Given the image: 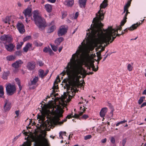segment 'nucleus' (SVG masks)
<instances>
[{
	"label": "nucleus",
	"mask_w": 146,
	"mask_h": 146,
	"mask_svg": "<svg viewBox=\"0 0 146 146\" xmlns=\"http://www.w3.org/2000/svg\"><path fill=\"white\" fill-rule=\"evenodd\" d=\"M49 48L50 47H48V48H47L46 47H44L43 50V51L45 52H48V50H49Z\"/></svg>",
	"instance_id": "obj_51"
},
{
	"label": "nucleus",
	"mask_w": 146,
	"mask_h": 146,
	"mask_svg": "<svg viewBox=\"0 0 146 146\" xmlns=\"http://www.w3.org/2000/svg\"><path fill=\"white\" fill-rule=\"evenodd\" d=\"M92 136L90 135H88L84 137V139L85 140H87L90 139L92 138Z\"/></svg>",
	"instance_id": "obj_46"
},
{
	"label": "nucleus",
	"mask_w": 146,
	"mask_h": 146,
	"mask_svg": "<svg viewBox=\"0 0 146 146\" xmlns=\"http://www.w3.org/2000/svg\"><path fill=\"white\" fill-rule=\"evenodd\" d=\"M23 63V62L21 60L19 59L16 61L15 62L13 63L12 64V66L13 67L17 68H19Z\"/></svg>",
	"instance_id": "obj_16"
},
{
	"label": "nucleus",
	"mask_w": 146,
	"mask_h": 146,
	"mask_svg": "<svg viewBox=\"0 0 146 146\" xmlns=\"http://www.w3.org/2000/svg\"><path fill=\"white\" fill-rule=\"evenodd\" d=\"M42 115L39 116L40 119L42 120V122L44 120V116L42 114Z\"/></svg>",
	"instance_id": "obj_52"
},
{
	"label": "nucleus",
	"mask_w": 146,
	"mask_h": 146,
	"mask_svg": "<svg viewBox=\"0 0 146 146\" xmlns=\"http://www.w3.org/2000/svg\"><path fill=\"white\" fill-rule=\"evenodd\" d=\"M38 80V77H35L32 80H31V84L35 85L36 84Z\"/></svg>",
	"instance_id": "obj_30"
},
{
	"label": "nucleus",
	"mask_w": 146,
	"mask_h": 146,
	"mask_svg": "<svg viewBox=\"0 0 146 146\" xmlns=\"http://www.w3.org/2000/svg\"><path fill=\"white\" fill-rule=\"evenodd\" d=\"M20 136V134L19 135L15 137L14 138V141H15Z\"/></svg>",
	"instance_id": "obj_60"
},
{
	"label": "nucleus",
	"mask_w": 146,
	"mask_h": 146,
	"mask_svg": "<svg viewBox=\"0 0 146 146\" xmlns=\"http://www.w3.org/2000/svg\"><path fill=\"white\" fill-rule=\"evenodd\" d=\"M31 8L30 7H28L23 12V13L24 14L25 17L26 18V21L27 23L28 21V18H29L31 16Z\"/></svg>",
	"instance_id": "obj_11"
},
{
	"label": "nucleus",
	"mask_w": 146,
	"mask_h": 146,
	"mask_svg": "<svg viewBox=\"0 0 146 146\" xmlns=\"http://www.w3.org/2000/svg\"><path fill=\"white\" fill-rule=\"evenodd\" d=\"M146 106V102H143L141 106V108H142L143 107Z\"/></svg>",
	"instance_id": "obj_61"
},
{
	"label": "nucleus",
	"mask_w": 146,
	"mask_h": 146,
	"mask_svg": "<svg viewBox=\"0 0 146 146\" xmlns=\"http://www.w3.org/2000/svg\"><path fill=\"white\" fill-rule=\"evenodd\" d=\"M19 110H16L15 111V113L16 114V116L15 117H18L19 116Z\"/></svg>",
	"instance_id": "obj_56"
},
{
	"label": "nucleus",
	"mask_w": 146,
	"mask_h": 146,
	"mask_svg": "<svg viewBox=\"0 0 146 146\" xmlns=\"http://www.w3.org/2000/svg\"><path fill=\"white\" fill-rule=\"evenodd\" d=\"M32 44L28 43L26 44L25 46L23 48V50L25 52H27L28 51L29 48L31 47Z\"/></svg>",
	"instance_id": "obj_25"
},
{
	"label": "nucleus",
	"mask_w": 146,
	"mask_h": 146,
	"mask_svg": "<svg viewBox=\"0 0 146 146\" xmlns=\"http://www.w3.org/2000/svg\"><path fill=\"white\" fill-rule=\"evenodd\" d=\"M77 90L76 89H74L72 87L69 88V89H68L67 92L68 95V96H64L60 98H58V97L56 98V96L58 95V94H55V92L53 93V94L51 96V94H50V96L52 97L53 96H54V98H54L59 101V104L56 105L55 104H52L51 102H50V104H48L46 105V107L48 108H49L50 111H53L55 109V107L58 106H60L61 107H62L60 105V103L62 102V100L63 102H66L67 104V102H69L71 99L72 98V97L74 96L75 93L76 92ZM67 104H66V105Z\"/></svg>",
	"instance_id": "obj_3"
},
{
	"label": "nucleus",
	"mask_w": 146,
	"mask_h": 146,
	"mask_svg": "<svg viewBox=\"0 0 146 146\" xmlns=\"http://www.w3.org/2000/svg\"><path fill=\"white\" fill-rule=\"evenodd\" d=\"M50 45L51 46V47L52 48V50L54 51H56L57 50L58 48V46H55L54 45H52V44H50Z\"/></svg>",
	"instance_id": "obj_41"
},
{
	"label": "nucleus",
	"mask_w": 146,
	"mask_h": 146,
	"mask_svg": "<svg viewBox=\"0 0 146 146\" xmlns=\"http://www.w3.org/2000/svg\"><path fill=\"white\" fill-rule=\"evenodd\" d=\"M35 63L34 61H31L28 62L27 65V68L29 70H33L35 68Z\"/></svg>",
	"instance_id": "obj_14"
},
{
	"label": "nucleus",
	"mask_w": 146,
	"mask_h": 146,
	"mask_svg": "<svg viewBox=\"0 0 146 146\" xmlns=\"http://www.w3.org/2000/svg\"><path fill=\"white\" fill-rule=\"evenodd\" d=\"M6 89L7 94L9 95H12L16 92L15 85L10 83L6 84Z\"/></svg>",
	"instance_id": "obj_8"
},
{
	"label": "nucleus",
	"mask_w": 146,
	"mask_h": 146,
	"mask_svg": "<svg viewBox=\"0 0 146 146\" xmlns=\"http://www.w3.org/2000/svg\"><path fill=\"white\" fill-rule=\"evenodd\" d=\"M15 58V56L13 55L8 56L6 57V59L8 61H12L14 60Z\"/></svg>",
	"instance_id": "obj_31"
},
{
	"label": "nucleus",
	"mask_w": 146,
	"mask_h": 146,
	"mask_svg": "<svg viewBox=\"0 0 146 146\" xmlns=\"http://www.w3.org/2000/svg\"><path fill=\"white\" fill-rule=\"evenodd\" d=\"M126 139H124L122 141V145L123 146H124L125 145L126 142Z\"/></svg>",
	"instance_id": "obj_57"
},
{
	"label": "nucleus",
	"mask_w": 146,
	"mask_h": 146,
	"mask_svg": "<svg viewBox=\"0 0 146 146\" xmlns=\"http://www.w3.org/2000/svg\"><path fill=\"white\" fill-rule=\"evenodd\" d=\"M88 117V116L87 115H84L82 117V118L84 119H86Z\"/></svg>",
	"instance_id": "obj_55"
},
{
	"label": "nucleus",
	"mask_w": 146,
	"mask_h": 146,
	"mask_svg": "<svg viewBox=\"0 0 146 146\" xmlns=\"http://www.w3.org/2000/svg\"><path fill=\"white\" fill-rule=\"evenodd\" d=\"M5 47L7 51L11 52L13 51L14 46L12 44H9L8 45H5Z\"/></svg>",
	"instance_id": "obj_21"
},
{
	"label": "nucleus",
	"mask_w": 146,
	"mask_h": 146,
	"mask_svg": "<svg viewBox=\"0 0 146 146\" xmlns=\"http://www.w3.org/2000/svg\"><path fill=\"white\" fill-rule=\"evenodd\" d=\"M62 133H64L66 134V132L65 131H60L59 133V138L60 139H63V136L62 135Z\"/></svg>",
	"instance_id": "obj_48"
},
{
	"label": "nucleus",
	"mask_w": 146,
	"mask_h": 146,
	"mask_svg": "<svg viewBox=\"0 0 146 146\" xmlns=\"http://www.w3.org/2000/svg\"><path fill=\"white\" fill-rule=\"evenodd\" d=\"M31 143L30 141H27L26 142H25L22 146H31Z\"/></svg>",
	"instance_id": "obj_42"
},
{
	"label": "nucleus",
	"mask_w": 146,
	"mask_h": 146,
	"mask_svg": "<svg viewBox=\"0 0 146 146\" xmlns=\"http://www.w3.org/2000/svg\"><path fill=\"white\" fill-rule=\"evenodd\" d=\"M107 141L106 138H105L101 140V142L102 143H104L106 142Z\"/></svg>",
	"instance_id": "obj_58"
},
{
	"label": "nucleus",
	"mask_w": 146,
	"mask_h": 146,
	"mask_svg": "<svg viewBox=\"0 0 146 146\" xmlns=\"http://www.w3.org/2000/svg\"><path fill=\"white\" fill-rule=\"evenodd\" d=\"M79 15V13L78 12H77L76 13L74 16V19H76L78 17Z\"/></svg>",
	"instance_id": "obj_53"
},
{
	"label": "nucleus",
	"mask_w": 146,
	"mask_h": 146,
	"mask_svg": "<svg viewBox=\"0 0 146 146\" xmlns=\"http://www.w3.org/2000/svg\"><path fill=\"white\" fill-rule=\"evenodd\" d=\"M84 50L83 49L77 50L76 53L72 55L70 62L62 73L63 75L66 74L70 80L73 83L79 80L80 76L78 75L82 74L84 64L89 70L92 68L95 72L98 69V66L96 68H95L94 60L89 59L88 55L84 53Z\"/></svg>",
	"instance_id": "obj_2"
},
{
	"label": "nucleus",
	"mask_w": 146,
	"mask_h": 146,
	"mask_svg": "<svg viewBox=\"0 0 146 146\" xmlns=\"http://www.w3.org/2000/svg\"><path fill=\"white\" fill-rule=\"evenodd\" d=\"M60 105L62 107L60 106L55 107V109L53 111H50V113L53 114L54 116L51 119V121L55 124H61L67 121L66 117L62 121H59V118L62 116V113L64 112L63 109L66 106V102L62 101Z\"/></svg>",
	"instance_id": "obj_4"
},
{
	"label": "nucleus",
	"mask_w": 146,
	"mask_h": 146,
	"mask_svg": "<svg viewBox=\"0 0 146 146\" xmlns=\"http://www.w3.org/2000/svg\"><path fill=\"white\" fill-rule=\"evenodd\" d=\"M17 27L20 33L23 34L25 32L24 26L22 23L19 22L17 24Z\"/></svg>",
	"instance_id": "obj_13"
},
{
	"label": "nucleus",
	"mask_w": 146,
	"mask_h": 146,
	"mask_svg": "<svg viewBox=\"0 0 146 146\" xmlns=\"http://www.w3.org/2000/svg\"><path fill=\"white\" fill-rule=\"evenodd\" d=\"M133 64V63H132V65H131L130 64H128L127 68L129 71H131L132 70L133 68L132 66Z\"/></svg>",
	"instance_id": "obj_38"
},
{
	"label": "nucleus",
	"mask_w": 146,
	"mask_h": 146,
	"mask_svg": "<svg viewBox=\"0 0 146 146\" xmlns=\"http://www.w3.org/2000/svg\"><path fill=\"white\" fill-rule=\"evenodd\" d=\"M131 2L127 1L126 4L125 5L124 7V11L122 13V14L123 13H125L124 17L123 18V19L121 22V25H124L125 23L126 22V19H127V15L129 13L128 11V8L129 7L130 5Z\"/></svg>",
	"instance_id": "obj_7"
},
{
	"label": "nucleus",
	"mask_w": 146,
	"mask_h": 146,
	"mask_svg": "<svg viewBox=\"0 0 146 146\" xmlns=\"http://www.w3.org/2000/svg\"><path fill=\"white\" fill-rule=\"evenodd\" d=\"M110 141L113 144L115 142V138L113 137H111L110 139Z\"/></svg>",
	"instance_id": "obj_50"
},
{
	"label": "nucleus",
	"mask_w": 146,
	"mask_h": 146,
	"mask_svg": "<svg viewBox=\"0 0 146 146\" xmlns=\"http://www.w3.org/2000/svg\"><path fill=\"white\" fill-rule=\"evenodd\" d=\"M44 8L47 12L50 13L52 12V6L50 4H46L44 5Z\"/></svg>",
	"instance_id": "obj_22"
},
{
	"label": "nucleus",
	"mask_w": 146,
	"mask_h": 146,
	"mask_svg": "<svg viewBox=\"0 0 146 146\" xmlns=\"http://www.w3.org/2000/svg\"><path fill=\"white\" fill-rule=\"evenodd\" d=\"M62 15V18L63 19L66 17L67 15V13L66 11H63L61 12Z\"/></svg>",
	"instance_id": "obj_40"
},
{
	"label": "nucleus",
	"mask_w": 146,
	"mask_h": 146,
	"mask_svg": "<svg viewBox=\"0 0 146 146\" xmlns=\"http://www.w3.org/2000/svg\"><path fill=\"white\" fill-rule=\"evenodd\" d=\"M85 107H84V108H83L82 107H80V111L79 114H75L74 115V116L76 118L79 117L85 111Z\"/></svg>",
	"instance_id": "obj_23"
},
{
	"label": "nucleus",
	"mask_w": 146,
	"mask_h": 146,
	"mask_svg": "<svg viewBox=\"0 0 146 146\" xmlns=\"http://www.w3.org/2000/svg\"><path fill=\"white\" fill-rule=\"evenodd\" d=\"M110 108H111L112 109L111 110V111L110 112V113L112 114V115L113 114V111H114V109L113 108V106H111V105Z\"/></svg>",
	"instance_id": "obj_59"
},
{
	"label": "nucleus",
	"mask_w": 146,
	"mask_h": 146,
	"mask_svg": "<svg viewBox=\"0 0 146 146\" xmlns=\"http://www.w3.org/2000/svg\"><path fill=\"white\" fill-rule=\"evenodd\" d=\"M83 72L84 73V77L86 75H90V74H93V72H89L88 73H86V71L84 70V69L82 71V72ZM82 73L81 74H80V75H82ZM79 75V74L78 75Z\"/></svg>",
	"instance_id": "obj_37"
},
{
	"label": "nucleus",
	"mask_w": 146,
	"mask_h": 146,
	"mask_svg": "<svg viewBox=\"0 0 146 146\" xmlns=\"http://www.w3.org/2000/svg\"><path fill=\"white\" fill-rule=\"evenodd\" d=\"M140 24V23H137L136 24L133 25L130 27L126 28L123 30L124 32H127V29L130 31H132L136 29L137 27L139 26Z\"/></svg>",
	"instance_id": "obj_15"
},
{
	"label": "nucleus",
	"mask_w": 146,
	"mask_h": 146,
	"mask_svg": "<svg viewBox=\"0 0 146 146\" xmlns=\"http://www.w3.org/2000/svg\"><path fill=\"white\" fill-rule=\"evenodd\" d=\"M108 0H104L100 5V9L98 12V14H96V17L94 18L92 23H93V26L92 27H95V24L97 21L100 22L101 23L100 27H102V24L100 21V20H102L104 18V14L102 11H101V8H105L108 5Z\"/></svg>",
	"instance_id": "obj_5"
},
{
	"label": "nucleus",
	"mask_w": 146,
	"mask_h": 146,
	"mask_svg": "<svg viewBox=\"0 0 146 146\" xmlns=\"http://www.w3.org/2000/svg\"><path fill=\"white\" fill-rule=\"evenodd\" d=\"M108 109L106 107L103 108H102L100 112V117H104Z\"/></svg>",
	"instance_id": "obj_20"
},
{
	"label": "nucleus",
	"mask_w": 146,
	"mask_h": 146,
	"mask_svg": "<svg viewBox=\"0 0 146 146\" xmlns=\"http://www.w3.org/2000/svg\"><path fill=\"white\" fill-rule=\"evenodd\" d=\"M64 39L62 37H60L57 38L55 41V43L56 46H58L60 43L64 40Z\"/></svg>",
	"instance_id": "obj_27"
},
{
	"label": "nucleus",
	"mask_w": 146,
	"mask_h": 146,
	"mask_svg": "<svg viewBox=\"0 0 146 146\" xmlns=\"http://www.w3.org/2000/svg\"><path fill=\"white\" fill-rule=\"evenodd\" d=\"M31 36H26L25 37L23 38V41L24 42H25L29 39H30L31 38Z\"/></svg>",
	"instance_id": "obj_45"
},
{
	"label": "nucleus",
	"mask_w": 146,
	"mask_h": 146,
	"mask_svg": "<svg viewBox=\"0 0 146 146\" xmlns=\"http://www.w3.org/2000/svg\"><path fill=\"white\" fill-rule=\"evenodd\" d=\"M15 54L17 56H21L22 54V52L21 50L17 51L15 52Z\"/></svg>",
	"instance_id": "obj_43"
},
{
	"label": "nucleus",
	"mask_w": 146,
	"mask_h": 146,
	"mask_svg": "<svg viewBox=\"0 0 146 146\" xmlns=\"http://www.w3.org/2000/svg\"><path fill=\"white\" fill-rule=\"evenodd\" d=\"M95 27H92V24L90 29L87 32L86 43L84 40L80 45L78 49H83L84 53L87 54L94 49L95 46L100 44L102 47L101 52L104 50V48L110 44L111 40V35L115 32L111 28H109L105 30H103L100 27V23L97 21L95 24Z\"/></svg>",
	"instance_id": "obj_1"
},
{
	"label": "nucleus",
	"mask_w": 146,
	"mask_h": 146,
	"mask_svg": "<svg viewBox=\"0 0 146 146\" xmlns=\"http://www.w3.org/2000/svg\"><path fill=\"white\" fill-rule=\"evenodd\" d=\"M1 42L6 44L10 42L12 40L11 36L8 35H3L0 37Z\"/></svg>",
	"instance_id": "obj_10"
},
{
	"label": "nucleus",
	"mask_w": 146,
	"mask_h": 146,
	"mask_svg": "<svg viewBox=\"0 0 146 146\" xmlns=\"http://www.w3.org/2000/svg\"><path fill=\"white\" fill-rule=\"evenodd\" d=\"M87 0H79V3L80 7H84Z\"/></svg>",
	"instance_id": "obj_29"
},
{
	"label": "nucleus",
	"mask_w": 146,
	"mask_h": 146,
	"mask_svg": "<svg viewBox=\"0 0 146 146\" xmlns=\"http://www.w3.org/2000/svg\"><path fill=\"white\" fill-rule=\"evenodd\" d=\"M48 52H49L50 55H52L53 54V52L50 48H49V50H48Z\"/></svg>",
	"instance_id": "obj_54"
},
{
	"label": "nucleus",
	"mask_w": 146,
	"mask_h": 146,
	"mask_svg": "<svg viewBox=\"0 0 146 146\" xmlns=\"http://www.w3.org/2000/svg\"><path fill=\"white\" fill-rule=\"evenodd\" d=\"M33 17L36 25L40 30L43 29L45 27L44 19L38 15V11L37 10L34 11Z\"/></svg>",
	"instance_id": "obj_6"
},
{
	"label": "nucleus",
	"mask_w": 146,
	"mask_h": 146,
	"mask_svg": "<svg viewBox=\"0 0 146 146\" xmlns=\"http://www.w3.org/2000/svg\"><path fill=\"white\" fill-rule=\"evenodd\" d=\"M34 44L37 47H40L43 44L40 41H35L34 42Z\"/></svg>",
	"instance_id": "obj_35"
},
{
	"label": "nucleus",
	"mask_w": 146,
	"mask_h": 146,
	"mask_svg": "<svg viewBox=\"0 0 146 146\" xmlns=\"http://www.w3.org/2000/svg\"><path fill=\"white\" fill-rule=\"evenodd\" d=\"M11 108V103L8 100H6L4 106V108L5 111H8Z\"/></svg>",
	"instance_id": "obj_17"
},
{
	"label": "nucleus",
	"mask_w": 146,
	"mask_h": 146,
	"mask_svg": "<svg viewBox=\"0 0 146 146\" xmlns=\"http://www.w3.org/2000/svg\"><path fill=\"white\" fill-rule=\"evenodd\" d=\"M48 1L51 3H53L55 2L56 0H48Z\"/></svg>",
	"instance_id": "obj_62"
},
{
	"label": "nucleus",
	"mask_w": 146,
	"mask_h": 146,
	"mask_svg": "<svg viewBox=\"0 0 146 146\" xmlns=\"http://www.w3.org/2000/svg\"><path fill=\"white\" fill-rule=\"evenodd\" d=\"M9 74V72H4L3 73V76H2V78L4 80H6L7 79V77Z\"/></svg>",
	"instance_id": "obj_34"
},
{
	"label": "nucleus",
	"mask_w": 146,
	"mask_h": 146,
	"mask_svg": "<svg viewBox=\"0 0 146 146\" xmlns=\"http://www.w3.org/2000/svg\"><path fill=\"white\" fill-rule=\"evenodd\" d=\"M145 98V97H141L140 98L138 102V103L139 104H141L143 102V100Z\"/></svg>",
	"instance_id": "obj_44"
},
{
	"label": "nucleus",
	"mask_w": 146,
	"mask_h": 146,
	"mask_svg": "<svg viewBox=\"0 0 146 146\" xmlns=\"http://www.w3.org/2000/svg\"><path fill=\"white\" fill-rule=\"evenodd\" d=\"M97 54L98 55V59L97 60L100 61L102 57H101V54L100 52H97Z\"/></svg>",
	"instance_id": "obj_47"
},
{
	"label": "nucleus",
	"mask_w": 146,
	"mask_h": 146,
	"mask_svg": "<svg viewBox=\"0 0 146 146\" xmlns=\"http://www.w3.org/2000/svg\"><path fill=\"white\" fill-rule=\"evenodd\" d=\"M49 70H47L46 72L44 73V71L43 70L40 69L38 70V75L40 77L42 78H43L44 76H46Z\"/></svg>",
	"instance_id": "obj_19"
},
{
	"label": "nucleus",
	"mask_w": 146,
	"mask_h": 146,
	"mask_svg": "<svg viewBox=\"0 0 146 146\" xmlns=\"http://www.w3.org/2000/svg\"><path fill=\"white\" fill-rule=\"evenodd\" d=\"M123 26V25H122ZM122 25H121V23L120 24V25H119V26H118V28L117 29H113L111 27H109L107 29H108V28H111L113 30L115 31V32L113 33H112V34L111 35V37L112 36V40L110 42V43H111L115 39V38H116V36H119L120 35H121L122 34H123L125 33V32L123 31H122L121 32V34H117L116 36H115V34H116V33H117L118 32V30H121V29L122 28Z\"/></svg>",
	"instance_id": "obj_9"
},
{
	"label": "nucleus",
	"mask_w": 146,
	"mask_h": 146,
	"mask_svg": "<svg viewBox=\"0 0 146 146\" xmlns=\"http://www.w3.org/2000/svg\"><path fill=\"white\" fill-rule=\"evenodd\" d=\"M54 21H52L50 25H52L48 29V33H51L53 32L56 29V27L54 25Z\"/></svg>",
	"instance_id": "obj_18"
},
{
	"label": "nucleus",
	"mask_w": 146,
	"mask_h": 146,
	"mask_svg": "<svg viewBox=\"0 0 146 146\" xmlns=\"http://www.w3.org/2000/svg\"><path fill=\"white\" fill-rule=\"evenodd\" d=\"M126 121H127L125 120H124L123 121H120L119 122H120V124H123V123H125V122Z\"/></svg>",
	"instance_id": "obj_64"
},
{
	"label": "nucleus",
	"mask_w": 146,
	"mask_h": 146,
	"mask_svg": "<svg viewBox=\"0 0 146 146\" xmlns=\"http://www.w3.org/2000/svg\"><path fill=\"white\" fill-rule=\"evenodd\" d=\"M37 63L39 64L40 66H41L43 65L44 63L41 61H39L37 62Z\"/></svg>",
	"instance_id": "obj_49"
},
{
	"label": "nucleus",
	"mask_w": 146,
	"mask_h": 146,
	"mask_svg": "<svg viewBox=\"0 0 146 146\" xmlns=\"http://www.w3.org/2000/svg\"><path fill=\"white\" fill-rule=\"evenodd\" d=\"M57 84L56 81H55L54 83V85L52 87L53 90H52V92L51 94V96H52V95L53 94V93L55 92L56 91H57V90L58 88V85H57Z\"/></svg>",
	"instance_id": "obj_26"
},
{
	"label": "nucleus",
	"mask_w": 146,
	"mask_h": 146,
	"mask_svg": "<svg viewBox=\"0 0 146 146\" xmlns=\"http://www.w3.org/2000/svg\"><path fill=\"white\" fill-rule=\"evenodd\" d=\"M23 42H21L20 43H18L16 46L17 49V50L20 49L21 48L23 44Z\"/></svg>",
	"instance_id": "obj_39"
},
{
	"label": "nucleus",
	"mask_w": 146,
	"mask_h": 146,
	"mask_svg": "<svg viewBox=\"0 0 146 146\" xmlns=\"http://www.w3.org/2000/svg\"><path fill=\"white\" fill-rule=\"evenodd\" d=\"M67 32V29L65 28L64 26L62 25L60 26L58 31V36H62L64 35Z\"/></svg>",
	"instance_id": "obj_12"
},
{
	"label": "nucleus",
	"mask_w": 146,
	"mask_h": 146,
	"mask_svg": "<svg viewBox=\"0 0 146 146\" xmlns=\"http://www.w3.org/2000/svg\"><path fill=\"white\" fill-rule=\"evenodd\" d=\"M46 134H44V136H42L41 135H39V137L41 138L42 142L45 145L47 144L48 143V140L44 137V136Z\"/></svg>",
	"instance_id": "obj_28"
},
{
	"label": "nucleus",
	"mask_w": 146,
	"mask_h": 146,
	"mask_svg": "<svg viewBox=\"0 0 146 146\" xmlns=\"http://www.w3.org/2000/svg\"><path fill=\"white\" fill-rule=\"evenodd\" d=\"M3 22L5 23H7L9 25L10 21V19L9 17H6L3 20Z\"/></svg>",
	"instance_id": "obj_33"
},
{
	"label": "nucleus",
	"mask_w": 146,
	"mask_h": 146,
	"mask_svg": "<svg viewBox=\"0 0 146 146\" xmlns=\"http://www.w3.org/2000/svg\"><path fill=\"white\" fill-rule=\"evenodd\" d=\"M4 94L3 88L2 86H0V97L3 98Z\"/></svg>",
	"instance_id": "obj_36"
},
{
	"label": "nucleus",
	"mask_w": 146,
	"mask_h": 146,
	"mask_svg": "<svg viewBox=\"0 0 146 146\" xmlns=\"http://www.w3.org/2000/svg\"><path fill=\"white\" fill-rule=\"evenodd\" d=\"M55 81H56V83H58L60 82V80L59 79L58 76L56 78V80Z\"/></svg>",
	"instance_id": "obj_63"
},
{
	"label": "nucleus",
	"mask_w": 146,
	"mask_h": 146,
	"mask_svg": "<svg viewBox=\"0 0 146 146\" xmlns=\"http://www.w3.org/2000/svg\"><path fill=\"white\" fill-rule=\"evenodd\" d=\"M15 80L17 84L19 86L20 91H21L22 89V86L21 85L19 79L18 78H16L15 79Z\"/></svg>",
	"instance_id": "obj_32"
},
{
	"label": "nucleus",
	"mask_w": 146,
	"mask_h": 146,
	"mask_svg": "<svg viewBox=\"0 0 146 146\" xmlns=\"http://www.w3.org/2000/svg\"><path fill=\"white\" fill-rule=\"evenodd\" d=\"M74 3V0H68L64 2V4L68 7H72Z\"/></svg>",
	"instance_id": "obj_24"
}]
</instances>
